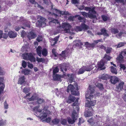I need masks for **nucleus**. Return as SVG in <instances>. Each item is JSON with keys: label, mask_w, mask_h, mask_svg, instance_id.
<instances>
[{"label": "nucleus", "mask_w": 126, "mask_h": 126, "mask_svg": "<svg viewBox=\"0 0 126 126\" xmlns=\"http://www.w3.org/2000/svg\"><path fill=\"white\" fill-rule=\"evenodd\" d=\"M69 98L72 102L74 101L75 99H76L75 97L72 95H70Z\"/></svg>", "instance_id": "obj_47"}, {"label": "nucleus", "mask_w": 126, "mask_h": 126, "mask_svg": "<svg viewBox=\"0 0 126 126\" xmlns=\"http://www.w3.org/2000/svg\"><path fill=\"white\" fill-rule=\"evenodd\" d=\"M55 11L57 13L60 14L62 15H67L69 14V13L68 11H61L57 9H55Z\"/></svg>", "instance_id": "obj_27"}, {"label": "nucleus", "mask_w": 126, "mask_h": 126, "mask_svg": "<svg viewBox=\"0 0 126 126\" xmlns=\"http://www.w3.org/2000/svg\"><path fill=\"white\" fill-rule=\"evenodd\" d=\"M42 36L38 35L37 38V41L38 42H40V41H42Z\"/></svg>", "instance_id": "obj_52"}, {"label": "nucleus", "mask_w": 126, "mask_h": 126, "mask_svg": "<svg viewBox=\"0 0 126 126\" xmlns=\"http://www.w3.org/2000/svg\"><path fill=\"white\" fill-rule=\"evenodd\" d=\"M62 76L57 74H53V80L55 81H57L61 82L62 81L61 78Z\"/></svg>", "instance_id": "obj_15"}, {"label": "nucleus", "mask_w": 126, "mask_h": 126, "mask_svg": "<svg viewBox=\"0 0 126 126\" xmlns=\"http://www.w3.org/2000/svg\"><path fill=\"white\" fill-rule=\"evenodd\" d=\"M71 116L72 119L70 117H68L67 121L69 124H73L78 117V114L75 110H74L73 111Z\"/></svg>", "instance_id": "obj_4"}, {"label": "nucleus", "mask_w": 126, "mask_h": 126, "mask_svg": "<svg viewBox=\"0 0 126 126\" xmlns=\"http://www.w3.org/2000/svg\"><path fill=\"white\" fill-rule=\"evenodd\" d=\"M69 65L66 63H64L60 65L61 70L63 72V74L64 76H66V73L63 72V71H66L67 69H69Z\"/></svg>", "instance_id": "obj_6"}, {"label": "nucleus", "mask_w": 126, "mask_h": 126, "mask_svg": "<svg viewBox=\"0 0 126 126\" xmlns=\"http://www.w3.org/2000/svg\"><path fill=\"white\" fill-rule=\"evenodd\" d=\"M36 24L37 27H40L42 26L43 25H45L46 23L45 22H42L41 21L38 20L36 23Z\"/></svg>", "instance_id": "obj_32"}, {"label": "nucleus", "mask_w": 126, "mask_h": 126, "mask_svg": "<svg viewBox=\"0 0 126 126\" xmlns=\"http://www.w3.org/2000/svg\"><path fill=\"white\" fill-rule=\"evenodd\" d=\"M68 53V52L66 51L65 50L64 51H62V53L60 54V56L63 57V58H64L65 56V53Z\"/></svg>", "instance_id": "obj_51"}, {"label": "nucleus", "mask_w": 126, "mask_h": 126, "mask_svg": "<svg viewBox=\"0 0 126 126\" xmlns=\"http://www.w3.org/2000/svg\"><path fill=\"white\" fill-rule=\"evenodd\" d=\"M30 70L27 69H25L23 70L22 73L24 74L25 75H27L29 74Z\"/></svg>", "instance_id": "obj_36"}, {"label": "nucleus", "mask_w": 126, "mask_h": 126, "mask_svg": "<svg viewBox=\"0 0 126 126\" xmlns=\"http://www.w3.org/2000/svg\"><path fill=\"white\" fill-rule=\"evenodd\" d=\"M110 81L111 83L115 84L118 81V78L115 76L111 77Z\"/></svg>", "instance_id": "obj_22"}, {"label": "nucleus", "mask_w": 126, "mask_h": 126, "mask_svg": "<svg viewBox=\"0 0 126 126\" xmlns=\"http://www.w3.org/2000/svg\"><path fill=\"white\" fill-rule=\"evenodd\" d=\"M8 35L11 38H15L17 36V34L15 32L10 31L8 33Z\"/></svg>", "instance_id": "obj_20"}, {"label": "nucleus", "mask_w": 126, "mask_h": 126, "mask_svg": "<svg viewBox=\"0 0 126 126\" xmlns=\"http://www.w3.org/2000/svg\"><path fill=\"white\" fill-rule=\"evenodd\" d=\"M105 63V62L103 61V60L98 63V67L100 69V70H104L105 68V67L104 66Z\"/></svg>", "instance_id": "obj_16"}, {"label": "nucleus", "mask_w": 126, "mask_h": 126, "mask_svg": "<svg viewBox=\"0 0 126 126\" xmlns=\"http://www.w3.org/2000/svg\"><path fill=\"white\" fill-rule=\"evenodd\" d=\"M37 100V103L39 104H41L45 102V101L43 98H39L38 97Z\"/></svg>", "instance_id": "obj_39"}, {"label": "nucleus", "mask_w": 126, "mask_h": 126, "mask_svg": "<svg viewBox=\"0 0 126 126\" xmlns=\"http://www.w3.org/2000/svg\"><path fill=\"white\" fill-rule=\"evenodd\" d=\"M84 122L82 118H79V122L78 123V125L79 126H80L81 123H82Z\"/></svg>", "instance_id": "obj_48"}, {"label": "nucleus", "mask_w": 126, "mask_h": 126, "mask_svg": "<svg viewBox=\"0 0 126 126\" xmlns=\"http://www.w3.org/2000/svg\"><path fill=\"white\" fill-rule=\"evenodd\" d=\"M79 98H77L75 100V102L72 105L73 106H77L76 108H75L74 107L73 108L74 110H76L78 112L79 110V107L78 106V100Z\"/></svg>", "instance_id": "obj_21"}, {"label": "nucleus", "mask_w": 126, "mask_h": 126, "mask_svg": "<svg viewBox=\"0 0 126 126\" xmlns=\"http://www.w3.org/2000/svg\"><path fill=\"white\" fill-rule=\"evenodd\" d=\"M89 28L88 26L86 24L82 23L80 26H76L75 30L77 32L81 31H82L86 30Z\"/></svg>", "instance_id": "obj_7"}, {"label": "nucleus", "mask_w": 126, "mask_h": 126, "mask_svg": "<svg viewBox=\"0 0 126 126\" xmlns=\"http://www.w3.org/2000/svg\"><path fill=\"white\" fill-rule=\"evenodd\" d=\"M98 87L99 89L101 90L104 89L103 85L101 83H98L97 85H96Z\"/></svg>", "instance_id": "obj_46"}, {"label": "nucleus", "mask_w": 126, "mask_h": 126, "mask_svg": "<svg viewBox=\"0 0 126 126\" xmlns=\"http://www.w3.org/2000/svg\"><path fill=\"white\" fill-rule=\"evenodd\" d=\"M27 37L29 39L31 40L35 38L37 36L36 34L33 31H31L28 33Z\"/></svg>", "instance_id": "obj_13"}, {"label": "nucleus", "mask_w": 126, "mask_h": 126, "mask_svg": "<svg viewBox=\"0 0 126 126\" xmlns=\"http://www.w3.org/2000/svg\"><path fill=\"white\" fill-rule=\"evenodd\" d=\"M4 108L5 109H7L8 108V105L6 101L4 103Z\"/></svg>", "instance_id": "obj_56"}, {"label": "nucleus", "mask_w": 126, "mask_h": 126, "mask_svg": "<svg viewBox=\"0 0 126 126\" xmlns=\"http://www.w3.org/2000/svg\"><path fill=\"white\" fill-rule=\"evenodd\" d=\"M59 71V69L57 67H56L54 69L53 71V74H56L55 73H57Z\"/></svg>", "instance_id": "obj_54"}, {"label": "nucleus", "mask_w": 126, "mask_h": 126, "mask_svg": "<svg viewBox=\"0 0 126 126\" xmlns=\"http://www.w3.org/2000/svg\"><path fill=\"white\" fill-rule=\"evenodd\" d=\"M124 84L123 82H120L117 86L116 88V91L118 92H120L122 90L123 88Z\"/></svg>", "instance_id": "obj_14"}, {"label": "nucleus", "mask_w": 126, "mask_h": 126, "mask_svg": "<svg viewBox=\"0 0 126 126\" xmlns=\"http://www.w3.org/2000/svg\"><path fill=\"white\" fill-rule=\"evenodd\" d=\"M111 32L112 34H116L118 33L119 31L117 29L112 28L111 29Z\"/></svg>", "instance_id": "obj_40"}, {"label": "nucleus", "mask_w": 126, "mask_h": 126, "mask_svg": "<svg viewBox=\"0 0 126 126\" xmlns=\"http://www.w3.org/2000/svg\"><path fill=\"white\" fill-rule=\"evenodd\" d=\"M6 124V121L2 119L0 120V126H3Z\"/></svg>", "instance_id": "obj_41"}, {"label": "nucleus", "mask_w": 126, "mask_h": 126, "mask_svg": "<svg viewBox=\"0 0 126 126\" xmlns=\"http://www.w3.org/2000/svg\"><path fill=\"white\" fill-rule=\"evenodd\" d=\"M42 55L44 56H46L47 54V50L45 48H44L42 49Z\"/></svg>", "instance_id": "obj_37"}, {"label": "nucleus", "mask_w": 126, "mask_h": 126, "mask_svg": "<svg viewBox=\"0 0 126 126\" xmlns=\"http://www.w3.org/2000/svg\"><path fill=\"white\" fill-rule=\"evenodd\" d=\"M33 110L35 114H37V112H36V111L39 112V113L40 114V112L42 111V110L39 108V106L34 107L33 108Z\"/></svg>", "instance_id": "obj_30"}, {"label": "nucleus", "mask_w": 126, "mask_h": 126, "mask_svg": "<svg viewBox=\"0 0 126 126\" xmlns=\"http://www.w3.org/2000/svg\"><path fill=\"white\" fill-rule=\"evenodd\" d=\"M81 13L85 17H88L91 19L94 18L96 17V15L92 14V13H87L85 12H82Z\"/></svg>", "instance_id": "obj_10"}, {"label": "nucleus", "mask_w": 126, "mask_h": 126, "mask_svg": "<svg viewBox=\"0 0 126 126\" xmlns=\"http://www.w3.org/2000/svg\"><path fill=\"white\" fill-rule=\"evenodd\" d=\"M23 59L29 60L31 62H35V59L32 53H25L22 55Z\"/></svg>", "instance_id": "obj_3"}, {"label": "nucleus", "mask_w": 126, "mask_h": 126, "mask_svg": "<svg viewBox=\"0 0 126 126\" xmlns=\"http://www.w3.org/2000/svg\"><path fill=\"white\" fill-rule=\"evenodd\" d=\"M38 18L40 19V21H41L42 22H45L46 20V19L45 18L41 16H38Z\"/></svg>", "instance_id": "obj_53"}, {"label": "nucleus", "mask_w": 126, "mask_h": 126, "mask_svg": "<svg viewBox=\"0 0 126 126\" xmlns=\"http://www.w3.org/2000/svg\"><path fill=\"white\" fill-rule=\"evenodd\" d=\"M111 71L113 74H117V71L116 68L113 66L111 67Z\"/></svg>", "instance_id": "obj_38"}, {"label": "nucleus", "mask_w": 126, "mask_h": 126, "mask_svg": "<svg viewBox=\"0 0 126 126\" xmlns=\"http://www.w3.org/2000/svg\"><path fill=\"white\" fill-rule=\"evenodd\" d=\"M85 71H90L93 68V67L92 65H87L83 66Z\"/></svg>", "instance_id": "obj_19"}, {"label": "nucleus", "mask_w": 126, "mask_h": 126, "mask_svg": "<svg viewBox=\"0 0 126 126\" xmlns=\"http://www.w3.org/2000/svg\"><path fill=\"white\" fill-rule=\"evenodd\" d=\"M30 91V87H26L24 88L23 92L25 94L28 93Z\"/></svg>", "instance_id": "obj_42"}, {"label": "nucleus", "mask_w": 126, "mask_h": 126, "mask_svg": "<svg viewBox=\"0 0 126 126\" xmlns=\"http://www.w3.org/2000/svg\"><path fill=\"white\" fill-rule=\"evenodd\" d=\"M94 105V104L92 101L90 102H88L87 103H86L85 105V107L86 108H89L90 109H93L91 107L93 106Z\"/></svg>", "instance_id": "obj_18"}, {"label": "nucleus", "mask_w": 126, "mask_h": 126, "mask_svg": "<svg viewBox=\"0 0 126 126\" xmlns=\"http://www.w3.org/2000/svg\"><path fill=\"white\" fill-rule=\"evenodd\" d=\"M49 25L51 26L55 25L56 24H59V23L57 19H53L49 22Z\"/></svg>", "instance_id": "obj_24"}, {"label": "nucleus", "mask_w": 126, "mask_h": 126, "mask_svg": "<svg viewBox=\"0 0 126 126\" xmlns=\"http://www.w3.org/2000/svg\"><path fill=\"white\" fill-rule=\"evenodd\" d=\"M42 48L40 46H39L36 49V52L37 54L40 57L41 56V52L42 51Z\"/></svg>", "instance_id": "obj_26"}, {"label": "nucleus", "mask_w": 126, "mask_h": 126, "mask_svg": "<svg viewBox=\"0 0 126 126\" xmlns=\"http://www.w3.org/2000/svg\"><path fill=\"white\" fill-rule=\"evenodd\" d=\"M83 66L80 68L79 71L77 72V74L78 75H79L83 74L85 72V70L83 68Z\"/></svg>", "instance_id": "obj_35"}, {"label": "nucleus", "mask_w": 126, "mask_h": 126, "mask_svg": "<svg viewBox=\"0 0 126 126\" xmlns=\"http://www.w3.org/2000/svg\"><path fill=\"white\" fill-rule=\"evenodd\" d=\"M38 97V96L36 94H34L30 98H28L27 99L29 101H31L37 100Z\"/></svg>", "instance_id": "obj_25"}, {"label": "nucleus", "mask_w": 126, "mask_h": 126, "mask_svg": "<svg viewBox=\"0 0 126 126\" xmlns=\"http://www.w3.org/2000/svg\"><path fill=\"white\" fill-rule=\"evenodd\" d=\"M80 9H84L86 11H89V13H92V14L96 15V12L94 10V8H91L89 7H85L84 5H82L80 7Z\"/></svg>", "instance_id": "obj_9"}, {"label": "nucleus", "mask_w": 126, "mask_h": 126, "mask_svg": "<svg viewBox=\"0 0 126 126\" xmlns=\"http://www.w3.org/2000/svg\"><path fill=\"white\" fill-rule=\"evenodd\" d=\"M52 52L53 53V54L54 55V56L55 57H57V55L58 54H57L55 52V49H53L52 51Z\"/></svg>", "instance_id": "obj_61"}, {"label": "nucleus", "mask_w": 126, "mask_h": 126, "mask_svg": "<svg viewBox=\"0 0 126 126\" xmlns=\"http://www.w3.org/2000/svg\"><path fill=\"white\" fill-rule=\"evenodd\" d=\"M61 123L63 125H66L67 123V121L65 119H62L60 121Z\"/></svg>", "instance_id": "obj_45"}, {"label": "nucleus", "mask_w": 126, "mask_h": 126, "mask_svg": "<svg viewBox=\"0 0 126 126\" xmlns=\"http://www.w3.org/2000/svg\"><path fill=\"white\" fill-rule=\"evenodd\" d=\"M59 37V36L58 35L55 37L54 38L52 39L51 41V45L52 46L54 45L55 44H56L58 40V39Z\"/></svg>", "instance_id": "obj_17"}, {"label": "nucleus", "mask_w": 126, "mask_h": 126, "mask_svg": "<svg viewBox=\"0 0 126 126\" xmlns=\"http://www.w3.org/2000/svg\"><path fill=\"white\" fill-rule=\"evenodd\" d=\"M5 74V72L3 69L0 65V75H3Z\"/></svg>", "instance_id": "obj_50"}, {"label": "nucleus", "mask_w": 126, "mask_h": 126, "mask_svg": "<svg viewBox=\"0 0 126 126\" xmlns=\"http://www.w3.org/2000/svg\"><path fill=\"white\" fill-rule=\"evenodd\" d=\"M107 48L106 50V53L107 54H109L110 53L112 50V48L111 47H107Z\"/></svg>", "instance_id": "obj_49"}, {"label": "nucleus", "mask_w": 126, "mask_h": 126, "mask_svg": "<svg viewBox=\"0 0 126 126\" xmlns=\"http://www.w3.org/2000/svg\"><path fill=\"white\" fill-rule=\"evenodd\" d=\"M125 93L123 96V98L125 101H126V88L124 90Z\"/></svg>", "instance_id": "obj_60"}, {"label": "nucleus", "mask_w": 126, "mask_h": 126, "mask_svg": "<svg viewBox=\"0 0 126 126\" xmlns=\"http://www.w3.org/2000/svg\"><path fill=\"white\" fill-rule=\"evenodd\" d=\"M60 122V120L57 119H53L52 121V122L54 124H57Z\"/></svg>", "instance_id": "obj_44"}, {"label": "nucleus", "mask_w": 126, "mask_h": 126, "mask_svg": "<svg viewBox=\"0 0 126 126\" xmlns=\"http://www.w3.org/2000/svg\"><path fill=\"white\" fill-rule=\"evenodd\" d=\"M74 87L73 85L70 84L67 87V92L68 93L70 91L72 94L75 95H78L79 94V93L78 91V86L77 84L75 85Z\"/></svg>", "instance_id": "obj_1"}, {"label": "nucleus", "mask_w": 126, "mask_h": 126, "mask_svg": "<svg viewBox=\"0 0 126 126\" xmlns=\"http://www.w3.org/2000/svg\"><path fill=\"white\" fill-rule=\"evenodd\" d=\"M8 37V35L6 33H3L2 34V38L4 39H6Z\"/></svg>", "instance_id": "obj_63"}, {"label": "nucleus", "mask_w": 126, "mask_h": 126, "mask_svg": "<svg viewBox=\"0 0 126 126\" xmlns=\"http://www.w3.org/2000/svg\"><path fill=\"white\" fill-rule=\"evenodd\" d=\"M93 109H90L89 108H86V111L84 113V115L85 117H87L92 116L93 115Z\"/></svg>", "instance_id": "obj_11"}, {"label": "nucleus", "mask_w": 126, "mask_h": 126, "mask_svg": "<svg viewBox=\"0 0 126 126\" xmlns=\"http://www.w3.org/2000/svg\"><path fill=\"white\" fill-rule=\"evenodd\" d=\"M22 62V66L24 68H25L27 66V63L24 60H23Z\"/></svg>", "instance_id": "obj_58"}, {"label": "nucleus", "mask_w": 126, "mask_h": 126, "mask_svg": "<svg viewBox=\"0 0 126 126\" xmlns=\"http://www.w3.org/2000/svg\"><path fill=\"white\" fill-rule=\"evenodd\" d=\"M94 92V89L93 87L90 86L88 88L87 92L86 93V98L90 100L92 99L95 93Z\"/></svg>", "instance_id": "obj_2"}, {"label": "nucleus", "mask_w": 126, "mask_h": 126, "mask_svg": "<svg viewBox=\"0 0 126 126\" xmlns=\"http://www.w3.org/2000/svg\"><path fill=\"white\" fill-rule=\"evenodd\" d=\"M102 40V39H99L94 41L93 43L92 44H90L88 42H86L85 43V45L87 48L90 47H93L99 42H101Z\"/></svg>", "instance_id": "obj_8"}, {"label": "nucleus", "mask_w": 126, "mask_h": 126, "mask_svg": "<svg viewBox=\"0 0 126 126\" xmlns=\"http://www.w3.org/2000/svg\"><path fill=\"white\" fill-rule=\"evenodd\" d=\"M78 19L80 20V22H84L85 21V19L83 17L79 16L78 17Z\"/></svg>", "instance_id": "obj_55"}, {"label": "nucleus", "mask_w": 126, "mask_h": 126, "mask_svg": "<svg viewBox=\"0 0 126 126\" xmlns=\"http://www.w3.org/2000/svg\"><path fill=\"white\" fill-rule=\"evenodd\" d=\"M36 115L37 116L40 117V119L41 120H43L47 116V114L46 112H44L40 113L39 115V116Z\"/></svg>", "instance_id": "obj_23"}, {"label": "nucleus", "mask_w": 126, "mask_h": 126, "mask_svg": "<svg viewBox=\"0 0 126 126\" xmlns=\"http://www.w3.org/2000/svg\"><path fill=\"white\" fill-rule=\"evenodd\" d=\"M36 60L38 62H43L45 61V59L44 58H39V57H36Z\"/></svg>", "instance_id": "obj_43"}, {"label": "nucleus", "mask_w": 126, "mask_h": 126, "mask_svg": "<svg viewBox=\"0 0 126 126\" xmlns=\"http://www.w3.org/2000/svg\"><path fill=\"white\" fill-rule=\"evenodd\" d=\"M117 60L120 63H121L123 61V57L121 53L120 54L119 56L117 58Z\"/></svg>", "instance_id": "obj_33"}, {"label": "nucleus", "mask_w": 126, "mask_h": 126, "mask_svg": "<svg viewBox=\"0 0 126 126\" xmlns=\"http://www.w3.org/2000/svg\"><path fill=\"white\" fill-rule=\"evenodd\" d=\"M117 3H122L123 5L125 4V3L124 2V0H114Z\"/></svg>", "instance_id": "obj_57"}, {"label": "nucleus", "mask_w": 126, "mask_h": 126, "mask_svg": "<svg viewBox=\"0 0 126 126\" xmlns=\"http://www.w3.org/2000/svg\"><path fill=\"white\" fill-rule=\"evenodd\" d=\"M111 58V57L107 54H105L102 60H103L105 62V60L106 59L107 61L110 60Z\"/></svg>", "instance_id": "obj_34"}, {"label": "nucleus", "mask_w": 126, "mask_h": 126, "mask_svg": "<svg viewBox=\"0 0 126 126\" xmlns=\"http://www.w3.org/2000/svg\"><path fill=\"white\" fill-rule=\"evenodd\" d=\"M102 17L103 20L105 21H106L107 20L108 18L107 16H105L103 15L102 16Z\"/></svg>", "instance_id": "obj_62"}, {"label": "nucleus", "mask_w": 126, "mask_h": 126, "mask_svg": "<svg viewBox=\"0 0 126 126\" xmlns=\"http://www.w3.org/2000/svg\"><path fill=\"white\" fill-rule=\"evenodd\" d=\"M67 76L69 77L68 81V82L70 83L72 82L74 80L73 75V74L71 75L68 74Z\"/></svg>", "instance_id": "obj_28"}, {"label": "nucleus", "mask_w": 126, "mask_h": 126, "mask_svg": "<svg viewBox=\"0 0 126 126\" xmlns=\"http://www.w3.org/2000/svg\"><path fill=\"white\" fill-rule=\"evenodd\" d=\"M25 81V78L24 76H23L20 78L18 82V84H22Z\"/></svg>", "instance_id": "obj_31"}, {"label": "nucleus", "mask_w": 126, "mask_h": 126, "mask_svg": "<svg viewBox=\"0 0 126 126\" xmlns=\"http://www.w3.org/2000/svg\"><path fill=\"white\" fill-rule=\"evenodd\" d=\"M100 31L102 33V34L105 36H109V35L107 32V31L104 28H103L101 29Z\"/></svg>", "instance_id": "obj_29"}, {"label": "nucleus", "mask_w": 126, "mask_h": 126, "mask_svg": "<svg viewBox=\"0 0 126 126\" xmlns=\"http://www.w3.org/2000/svg\"><path fill=\"white\" fill-rule=\"evenodd\" d=\"M62 27L64 30L66 31H70L71 28V26L67 23H63Z\"/></svg>", "instance_id": "obj_12"}, {"label": "nucleus", "mask_w": 126, "mask_h": 126, "mask_svg": "<svg viewBox=\"0 0 126 126\" xmlns=\"http://www.w3.org/2000/svg\"><path fill=\"white\" fill-rule=\"evenodd\" d=\"M88 122H89L90 124L92 126L96 123L97 126H101L102 124V122L101 121V118H95L94 119L92 118L88 120Z\"/></svg>", "instance_id": "obj_5"}, {"label": "nucleus", "mask_w": 126, "mask_h": 126, "mask_svg": "<svg viewBox=\"0 0 126 126\" xmlns=\"http://www.w3.org/2000/svg\"><path fill=\"white\" fill-rule=\"evenodd\" d=\"M26 35V33L25 32L24 30H23L21 33V36L22 37H24Z\"/></svg>", "instance_id": "obj_59"}, {"label": "nucleus", "mask_w": 126, "mask_h": 126, "mask_svg": "<svg viewBox=\"0 0 126 126\" xmlns=\"http://www.w3.org/2000/svg\"><path fill=\"white\" fill-rule=\"evenodd\" d=\"M120 67L121 69H122L124 70H125L126 68V67L125 65L123 64H120Z\"/></svg>", "instance_id": "obj_64"}]
</instances>
